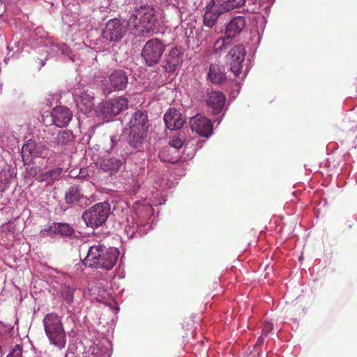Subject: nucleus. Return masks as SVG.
I'll list each match as a JSON object with an SVG mask.
<instances>
[{
  "instance_id": "f257e3e1",
  "label": "nucleus",
  "mask_w": 357,
  "mask_h": 357,
  "mask_svg": "<svg viewBox=\"0 0 357 357\" xmlns=\"http://www.w3.org/2000/svg\"><path fill=\"white\" fill-rule=\"evenodd\" d=\"M155 10L148 5L136 7L132 11L126 28L135 36H147L158 31Z\"/></svg>"
},
{
  "instance_id": "f03ea898",
  "label": "nucleus",
  "mask_w": 357,
  "mask_h": 357,
  "mask_svg": "<svg viewBox=\"0 0 357 357\" xmlns=\"http://www.w3.org/2000/svg\"><path fill=\"white\" fill-rule=\"evenodd\" d=\"M119 251L114 247L107 248L98 243L91 246L83 264L89 268L110 271L117 262Z\"/></svg>"
},
{
  "instance_id": "7ed1b4c3",
  "label": "nucleus",
  "mask_w": 357,
  "mask_h": 357,
  "mask_svg": "<svg viewBox=\"0 0 357 357\" xmlns=\"http://www.w3.org/2000/svg\"><path fill=\"white\" fill-rule=\"evenodd\" d=\"M43 323L50 343L59 350L63 349L66 344V334L61 317L54 312L48 313L44 317Z\"/></svg>"
},
{
  "instance_id": "20e7f679",
  "label": "nucleus",
  "mask_w": 357,
  "mask_h": 357,
  "mask_svg": "<svg viewBox=\"0 0 357 357\" xmlns=\"http://www.w3.org/2000/svg\"><path fill=\"white\" fill-rule=\"evenodd\" d=\"M110 213V204L102 202L84 211L82 217L87 227L96 229L106 222Z\"/></svg>"
},
{
  "instance_id": "39448f33",
  "label": "nucleus",
  "mask_w": 357,
  "mask_h": 357,
  "mask_svg": "<svg viewBox=\"0 0 357 357\" xmlns=\"http://www.w3.org/2000/svg\"><path fill=\"white\" fill-rule=\"evenodd\" d=\"M167 45L157 38L149 40L144 45L141 53L146 65L151 67L158 64Z\"/></svg>"
},
{
  "instance_id": "423d86ee",
  "label": "nucleus",
  "mask_w": 357,
  "mask_h": 357,
  "mask_svg": "<svg viewBox=\"0 0 357 357\" xmlns=\"http://www.w3.org/2000/svg\"><path fill=\"white\" fill-rule=\"evenodd\" d=\"M126 21L119 18L109 20L102 31V37L109 42H119L128 31Z\"/></svg>"
},
{
  "instance_id": "0eeeda50",
  "label": "nucleus",
  "mask_w": 357,
  "mask_h": 357,
  "mask_svg": "<svg viewBox=\"0 0 357 357\" xmlns=\"http://www.w3.org/2000/svg\"><path fill=\"white\" fill-rule=\"evenodd\" d=\"M246 20L243 16H237L231 20L225 31V37L220 38L215 43V49L222 50L230 43V39L239 34L245 25Z\"/></svg>"
},
{
  "instance_id": "6e6552de",
  "label": "nucleus",
  "mask_w": 357,
  "mask_h": 357,
  "mask_svg": "<svg viewBox=\"0 0 357 357\" xmlns=\"http://www.w3.org/2000/svg\"><path fill=\"white\" fill-rule=\"evenodd\" d=\"M128 84V73L123 70H115L105 80L103 91L105 94H109L112 91H123L127 88Z\"/></svg>"
},
{
  "instance_id": "1a4fd4ad",
  "label": "nucleus",
  "mask_w": 357,
  "mask_h": 357,
  "mask_svg": "<svg viewBox=\"0 0 357 357\" xmlns=\"http://www.w3.org/2000/svg\"><path fill=\"white\" fill-rule=\"evenodd\" d=\"M245 55V49L243 45L234 46L227 54V61L235 77H238L241 73Z\"/></svg>"
},
{
  "instance_id": "9d476101",
  "label": "nucleus",
  "mask_w": 357,
  "mask_h": 357,
  "mask_svg": "<svg viewBox=\"0 0 357 357\" xmlns=\"http://www.w3.org/2000/svg\"><path fill=\"white\" fill-rule=\"evenodd\" d=\"M183 51L181 47H175L168 54H165L162 63L164 71L167 73H174L177 68L182 63Z\"/></svg>"
},
{
  "instance_id": "9b49d317",
  "label": "nucleus",
  "mask_w": 357,
  "mask_h": 357,
  "mask_svg": "<svg viewBox=\"0 0 357 357\" xmlns=\"http://www.w3.org/2000/svg\"><path fill=\"white\" fill-rule=\"evenodd\" d=\"M163 120L166 128L170 130L181 129L185 122V117L175 108L169 109L165 114Z\"/></svg>"
},
{
  "instance_id": "f8f14e48",
  "label": "nucleus",
  "mask_w": 357,
  "mask_h": 357,
  "mask_svg": "<svg viewBox=\"0 0 357 357\" xmlns=\"http://www.w3.org/2000/svg\"><path fill=\"white\" fill-rule=\"evenodd\" d=\"M51 116L54 123L59 128L66 126L73 118L71 111L63 106L56 107L52 110Z\"/></svg>"
},
{
  "instance_id": "ddd939ff",
  "label": "nucleus",
  "mask_w": 357,
  "mask_h": 357,
  "mask_svg": "<svg viewBox=\"0 0 357 357\" xmlns=\"http://www.w3.org/2000/svg\"><path fill=\"white\" fill-rule=\"evenodd\" d=\"M225 96L220 92L213 91L208 93L206 98V102L208 106L212 109L213 113L217 114L220 113L225 105Z\"/></svg>"
},
{
  "instance_id": "4468645a",
  "label": "nucleus",
  "mask_w": 357,
  "mask_h": 357,
  "mask_svg": "<svg viewBox=\"0 0 357 357\" xmlns=\"http://www.w3.org/2000/svg\"><path fill=\"white\" fill-rule=\"evenodd\" d=\"M129 129H136L148 132L149 123L146 111L137 110L135 112L128 123Z\"/></svg>"
},
{
  "instance_id": "2eb2a0df",
  "label": "nucleus",
  "mask_w": 357,
  "mask_h": 357,
  "mask_svg": "<svg viewBox=\"0 0 357 357\" xmlns=\"http://www.w3.org/2000/svg\"><path fill=\"white\" fill-rule=\"evenodd\" d=\"M75 135L69 130H59L54 134L51 142L58 151H61L70 145L75 139Z\"/></svg>"
},
{
  "instance_id": "dca6fc26",
  "label": "nucleus",
  "mask_w": 357,
  "mask_h": 357,
  "mask_svg": "<svg viewBox=\"0 0 357 357\" xmlns=\"http://www.w3.org/2000/svg\"><path fill=\"white\" fill-rule=\"evenodd\" d=\"M73 96L76 106L82 113L86 114L92 110L94 106L93 96L86 92H82L79 94L75 92Z\"/></svg>"
},
{
  "instance_id": "f3484780",
  "label": "nucleus",
  "mask_w": 357,
  "mask_h": 357,
  "mask_svg": "<svg viewBox=\"0 0 357 357\" xmlns=\"http://www.w3.org/2000/svg\"><path fill=\"white\" fill-rule=\"evenodd\" d=\"M128 136L127 137V142L128 144L138 151H141L143 149V145L144 144L148 132L142 131L140 130L136 129H129Z\"/></svg>"
},
{
  "instance_id": "a211bd4d",
  "label": "nucleus",
  "mask_w": 357,
  "mask_h": 357,
  "mask_svg": "<svg viewBox=\"0 0 357 357\" xmlns=\"http://www.w3.org/2000/svg\"><path fill=\"white\" fill-rule=\"evenodd\" d=\"M220 6L216 3V0H211V2L206 7V12L204 15V23L208 27H212L218 17L225 11L220 10Z\"/></svg>"
},
{
  "instance_id": "6ab92c4d",
  "label": "nucleus",
  "mask_w": 357,
  "mask_h": 357,
  "mask_svg": "<svg viewBox=\"0 0 357 357\" xmlns=\"http://www.w3.org/2000/svg\"><path fill=\"white\" fill-rule=\"evenodd\" d=\"M64 199L67 204L71 206L75 204L82 206V204H86L87 202L86 197L81 193L79 186L75 185L70 186L67 190L65 193Z\"/></svg>"
},
{
  "instance_id": "aec40b11",
  "label": "nucleus",
  "mask_w": 357,
  "mask_h": 357,
  "mask_svg": "<svg viewBox=\"0 0 357 357\" xmlns=\"http://www.w3.org/2000/svg\"><path fill=\"white\" fill-rule=\"evenodd\" d=\"M125 163V157L121 155V158H106L100 162V167L105 172H109L111 175L117 173Z\"/></svg>"
},
{
  "instance_id": "412c9836",
  "label": "nucleus",
  "mask_w": 357,
  "mask_h": 357,
  "mask_svg": "<svg viewBox=\"0 0 357 357\" xmlns=\"http://www.w3.org/2000/svg\"><path fill=\"white\" fill-rule=\"evenodd\" d=\"M38 143L33 139L27 140L22 148L21 156L24 165L31 164L35 158Z\"/></svg>"
},
{
  "instance_id": "4be33fe9",
  "label": "nucleus",
  "mask_w": 357,
  "mask_h": 357,
  "mask_svg": "<svg viewBox=\"0 0 357 357\" xmlns=\"http://www.w3.org/2000/svg\"><path fill=\"white\" fill-rule=\"evenodd\" d=\"M180 151L169 146H164L159 152V158L164 162L176 163L181 158Z\"/></svg>"
},
{
  "instance_id": "5701e85b",
  "label": "nucleus",
  "mask_w": 357,
  "mask_h": 357,
  "mask_svg": "<svg viewBox=\"0 0 357 357\" xmlns=\"http://www.w3.org/2000/svg\"><path fill=\"white\" fill-rule=\"evenodd\" d=\"M208 79L213 84H220L226 80L225 73L220 66L211 64L208 73Z\"/></svg>"
},
{
  "instance_id": "b1692460",
  "label": "nucleus",
  "mask_w": 357,
  "mask_h": 357,
  "mask_svg": "<svg viewBox=\"0 0 357 357\" xmlns=\"http://www.w3.org/2000/svg\"><path fill=\"white\" fill-rule=\"evenodd\" d=\"M116 116L114 109V105L111 100L102 102L98 108V116L105 121H109L113 117Z\"/></svg>"
},
{
  "instance_id": "393cba45",
  "label": "nucleus",
  "mask_w": 357,
  "mask_h": 357,
  "mask_svg": "<svg viewBox=\"0 0 357 357\" xmlns=\"http://www.w3.org/2000/svg\"><path fill=\"white\" fill-rule=\"evenodd\" d=\"M62 171V168L56 167L42 173L39 176V181H45L50 184L55 181H59L61 177Z\"/></svg>"
},
{
  "instance_id": "a878e982",
  "label": "nucleus",
  "mask_w": 357,
  "mask_h": 357,
  "mask_svg": "<svg viewBox=\"0 0 357 357\" xmlns=\"http://www.w3.org/2000/svg\"><path fill=\"white\" fill-rule=\"evenodd\" d=\"M246 0H216L218 6H220V10L227 12L234 8L241 7Z\"/></svg>"
},
{
  "instance_id": "bb28decb",
  "label": "nucleus",
  "mask_w": 357,
  "mask_h": 357,
  "mask_svg": "<svg viewBox=\"0 0 357 357\" xmlns=\"http://www.w3.org/2000/svg\"><path fill=\"white\" fill-rule=\"evenodd\" d=\"M57 234L62 236L70 237L75 233V230L72 225L66 222H57Z\"/></svg>"
},
{
  "instance_id": "cd10ccee",
  "label": "nucleus",
  "mask_w": 357,
  "mask_h": 357,
  "mask_svg": "<svg viewBox=\"0 0 357 357\" xmlns=\"http://www.w3.org/2000/svg\"><path fill=\"white\" fill-rule=\"evenodd\" d=\"M75 291V288L70 285L63 284L61 287V297L68 305H71L73 303Z\"/></svg>"
},
{
  "instance_id": "c85d7f7f",
  "label": "nucleus",
  "mask_w": 357,
  "mask_h": 357,
  "mask_svg": "<svg viewBox=\"0 0 357 357\" xmlns=\"http://www.w3.org/2000/svg\"><path fill=\"white\" fill-rule=\"evenodd\" d=\"M146 225L139 226L138 225H132V226L128 225L125 227V233L127 234V236L129 238H132L136 236V233L137 232L140 236L145 234L144 227Z\"/></svg>"
},
{
  "instance_id": "c756f323",
  "label": "nucleus",
  "mask_w": 357,
  "mask_h": 357,
  "mask_svg": "<svg viewBox=\"0 0 357 357\" xmlns=\"http://www.w3.org/2000/svg\"><path fill=\"white\" fill-rule=\"evenodd\" d=\"M111 102L114 105V109L116 115L128 108V100L126 98L120 96L111 99Z\"/></svg>"
},
{
  "instance_id": "7c9ffc66",
  "label": "nucleus",
  "mask_w": 357,
  "mask_h": 357,
  "mask_svg": "<svg viewBox=\"0 0 357 357\" xmlns=\"http://www.w3.org/2000/svg\"><path fill=\"white\" fill-rule=\"evenodd\" d=\"M36 150L35 158H42L43 159H47V160L51 158L52 153L46 145L42 143H38L37 149Z\"/></svg>"
},
{
  "instance_id": "2f4dec72",
  "label": "nucleus",
  "mask_w": 357,
  "mask_h": 357,
  "mask_svg": "<svg viewBox=\"0 0 357 357\" xmlns=\"http://www.w3.org/2000/svg\"><path fill=\"white\" fill-rule=\"evenodd\" d=\"M189 125L192 132L201 135V115L199 114L190 118Z\"/></svg>"
},
{
  "instance_id": "473e14b6",
  "label": "nucleus",
  "mask_w": 357,
  "mask_h": 357,
  "mask_svg": "<svg viewBox=\"0 0 357 357\" xmlns=\"http://www.w3.org/2000/svg\"><path fill=\"white\" fill-rule=\"evenodd\" d=\"M213 130V126L211 121L202 116V137L208 138Z\"/></svg>"
},
{
  "instance_id": "72a5a7b5",
  "label": "nucleus",
  "mask_w": 357,
  "mask_h": 357,
  "mask_svg": "<svg viewBox=\"0 0 357 357\" xmlns=\"http://www.w3.org/2000/svg\"><path fill=\"white\" fill-rule=\"evenodd\" d=\"M56 234H57L56 222H54L50 225H47L40 232V235L43 238H45L47 236H53L54 235Z\"/></svg>"
},
{
  "instance_id": "f704fd0d",
  "label": "nucleus",
  "mask_w": 357,
  "mask_h": 357,
  "mask_svg": "<svg viewBox=\"0 0 357 357\" xmlns=\"http://www.w3.org/2000/svg\"><path fill=\"white\" fill-rule=\"evenodd\" d=\"M184 141V135L178 134L177 136H174L171 139L167 146L174 148V149L180 151V149L183 147Z\"/></svg>"
},
{
  "instance_id": "c9c22d12",
  "label": "nucleus",
  "mask_w": 357,
  "mask_h": 357,
  "mask_svg": "<svg viewBox=\"0 0 357 357\" xmlns=\"http://www.w3.org/2000/svg\"><path fill=\"white\" fill-rule=\"evenodd\" d=\"M121 140L117 136H111L109 142V147L106 148V151L109 153L117 152L121 146Z\"/></svg>"
},
{
  "instance_id": "e433bc0d",
  "label": "nucleus",
  "mask_w": 357,
  "mask_h": 357,
  "mask_svg": "<svg viewBox=\"0 0 357 357\" xmlns=\"http://www.w3.org/2000/svg\"><path fill=\"white\" fill-rule=\"evenodd\" d=\"M40 167L36 165L31 167H27L24 172V178H31L35 177L38 173L40 172Z\"/></svg>"
},
{
  "instance_id": "4c0bfd02",
  "label": "nucleus",
  "mask_w": 357,
  "mask_h": 357,
  "mask_svg": "<svg viewBox=\"0 0 357 357\" xmlns=\"http://www.w3.org/2000/svg\"><path fill=\"white\" fill-rule=\"evenodd\" d=\"M7 357H22V347L20 344L15 345Z\"/></svg>"
},
{
  "instance_id": "58836bf2",
  "label": "nucleus",
  "mask_w": 357,
  "mask_h": 357,
  "mask_svg": "<svg viewBox=\"0 0 357 357\" xmlns=\"http://www.w3.org/2000/svg\"><path fill=\"white\" fill-rule=\"evenodd\" d=\"M273 330V325L271 323L268 321H264L261 326V332L262 335L264 336H267L268 333Z\"/></svg>"
},
{
  "instance_id": "ea45409f",
  "label": "nucleus",
  "mask_w": 357,
  "mask_h": 357,
  "mask_svg": "<svg viewBox=\"0 0 357 357\" xmlns=\"http://www.w3.org/2000/svg\"><path fill=\"white\" fill-rule=\"evenodd\" d=\"M65 45L64 44H53L51 46V50L53 52H57L59 51L63 52L64 51Z\"/></svg>"
},
{
  "instance_id": "a19ab883",
  "label": "nucleus",
  "mask_w": 357,
  "mask_h": 357,
  "mask_svg": "<svg viewBox=\"0 0 357 357\" xmlns=\"http://www.w3.org/2000/svg\"><path fill=\"white\" fill-rule=\"evenodd\" d=\"M98 351H99V348L98 347L93 348L92 354H95L96 356H97V357H108L109 356V355H108V354L107 352L101 353L99 355Z\"/></svg>"
},
{
  "instance_id": "79ce46f5",
  "label": "nucleus",
  "mask_w": 357,
  "mask_h": 357,
  "mask_svg": "<svg viewBox=\"0 0 357 357\" xmlns=\"http://www.w3.org/2000/svg\"><path fill=\"white\" fill-rule=\"evenodd\" d=\"M264 335H263L261 334V336H259V337H258V340H257V344H263L264 340Z\"/></svg>"
},
{
  "instance_id": "37998d69",
  "label": "nucleus",
  "mask_w": 357,
  "mask_h": 357,
  "mask_svg": "<svg viewBox=\"0 0 357 357\" xmlns=\"http://www.w3.org/2000/svg\"><path fill=\"white\" fill-rule=\"evenodd\" d=\"M2 356H3V351H2L1 347H0V357H2Z\"/></svg>"
},
{
  "instance_id": "c03bdc74",
  "label": "nucleus",
  "mask_w": 357,
  "mask_h": 357,
  "mask_svg": "<svg viewBox=\"0 0 357 357\" xmlns=\"http://www.w3.org/2000/svg\"><path fill=\"white\" fill-rule=\"evenodd\" d=\"M45 65V63L43 61H42V66H44Z\"/></svg>"
}]
</instances>
